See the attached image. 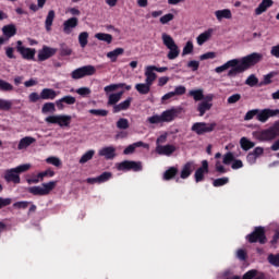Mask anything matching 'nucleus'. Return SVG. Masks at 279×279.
<instances>
[{"mask_svg": "<svg viewBox=\"0 0 279 279\" xmlns=\"http://www.w3.org/2000/svg\"><path fill=\"white\" fill-rule=\"evenodd\" d=\"M189 96L193 97L194 101H204L206 97H204V89H192L189 92Z\"/></svg>", "mask_w": 279, "mask_h": 279, "instance_id": "7c9ffc66", "label": "nucleus"}, {"mask_svg": "<svg viewBox=\"0 0 279 279\" xmlns=\"http://www.w3.org/2000/svg\"><path fill=\"white\" fill-rule=\"evenodd\" d=\"M193 49H194V46H193V41L189 40L185 46L183 47V50H182V56H190V53H193Z\"/></svg>", "mask_w": 279, "mask_h": 279, "instance_id": "09e8293b", "label": "nucleus"}, {"mask_svg": "<svg viewBox=\"0 0 279 279\" xmlns=\"http://www.w3.org/2000/svg\"><path fill=\"white\" fill-rule=\"evenodd\" d=\"M178 114H180V109L172 107L161 113V121L162 123H171L178 119Z\"/></svg>", "mask_w": 279, "mask_h": 279, "instance_id": "4468645a", "label": "nucleus"}, {"mask_svg": "<svg viewBox=\"0 0 279 279\" xmlns=\"http://www.w3.org/2000/svg\"><path fill=\"white\" fill-rule=\"evenodd\" d=\"M215 31L213 28H208L207 31H205L204 33L199 34L196 38L197 45L199 47H202V45H204V43H208L209 38H213V33Z\"/></svg>", "mask_w": 279, "mask_h": 279, "instance_id": "bb28decb", "label": "nucleus"}, {"mask_svg": "<svg viewBox=\"0 0 279 279\" xmlns=\"http://www.w3.org/2000/svg\"><path fill=\"white\" fill-rule=\"evenodd\" d=\"M54 19H56V11L50 10L48 12V15L46 16V21H45V27H46L47 32H49L51 29V25H53Z\"/></svg>", "mask_w": 279, "mask_h": 279, "instance_id": "f704fd0d", "label": "nucleus"}, {"mask_svg": "<svg viewBox=\"0 0 279 279\" xmlns=\"http://www.w3.org/2000/svg\"><path fill=\"white\" fill-rule=\"evenodd\" d=\"M27 206H29V202H27V201L16 202L13 204L14 208H19V209H23V210H25V208H27Z\"/></svg>", "mask_w": 279, "mask_h": 279, "instance_id": "338daca9", "label": "nucleus"}, {"mask_svg": "<svg viewBox=\"0 0 279 279\" xmlns=\"http://www.w3.org/2000/svg\"><path fill=\"white\" fill-rule=\"evenodd\" d=\"M121 97H123V92L110 94L108 96V106H117V104H119V101H121Z\"/></svg>", "mask_w": 279, "mask_h": 279, "instance_id": "72a5a7b5", "label": "nucleus"}, {"mask_svg": "<svg viewBox=\"0 0 279 279\" xmlns=\"http://www.w3.org/2000/svg\"><path fill=\"white\" fill-rule=\"evenodd\" d=\"M132 105V97H129L126 100L120 102L119 105L113 106V112H121L123 110H128Z\"/></svg>", "mask_w": 279, "mask_h": 279, "instance_id": "c756f323", "label": "nucleus"}, {"mask_svg": "<svg viewBox=\"0 0 279 279\" xmlns=\"http://www.w3.org/2000/svg\"><path fill=\"white\" fill-rule=\"evenodd\" d=\"M78 43L83 49H84V47H86V45H88V33L87 32H83L78 35Z\"/></svg>", "mask_w": 279, "mask_h": 279, "instance_id": "49530a36", "label": "nucleus"}, {"mask_svg": "<svg viewBox=\"0 0 279 279\" xmlns=\"http://www.w3.org/2000/svg\"><path fill=\"white\" fill-rule=\"evenodd\" d=\"M16 49L24 60H34V58H36V49L25 48L23 46V41H21V40H17Z\"/></svg>", "mask_w": 279, "mask_h": 279, "instance_id": "9b49d317", "label": "nucleus"}, {"mask_svg": "<svg viewBox=\"0 0 279 279\" xmlns=\"http://www.w3.org/2000/svg\"><path fill=\"white\" fill-rule=\"evenodd\" d=\"M46 123L57 124L60 128H69L71 125V116L66 114H57L49 116L45 119Z\"/></svg>", "mask_w": 279, "mask_h": 279, "instance_id": "6e6552de", "label": "nucleus"}, {"mask_svg": "<svg viewBox=\"0 0 279 279\" xmlns=\"http://www.w3.org/2000/svg\"><path fill=\"white\" fill-rule=\"evenodd\" d=\"M60 94V92H56L54 89L51 88H44L40 92V98L44 100H53L56 97Z\"/></svg>", "mask_w": 279, "mask_h": 279, "instance_id": "cd10ccee", "label": "nucleus"}, {"mask_svg": "<svg viewBox=\"0 0 279 279\" xmlns=\"http://www.w3.org/2000/svg\"><path fill=\"white\" fill-rule=\"evenodd\" d=\"M215 58H217L216 52H206L199 56V60H215Z\"/></svg>", "mask_w": 279, "mask_h": 279, "instance_id": "0e129e2a", "label": "nucleus"}, {"mask_svg": "<svg viewBox=\"0 0 279 279\" xmlns=\"http://www.w3.org/2000/svg\"><path fill=\"white\" fill-rule=\"evenodd\" d=\"M263 60V54L258 52H253L246 57H243L242 59H232L227 61L225 64L217 66L215 69L216 73H223L225 71H228L227 73L228 77H236L239 73H244V71H247L251 66H254L255 64H258Z\"/></svg>", "mask_w": 279, "mask_h": 279, "instance_id": "f257e3e1", "label": "nucleus"}, {"mask_svg": "<svg viewBox=\"0 0 279 279\" xmlns=\"http://www.w3.org/2000/svg\"><path fill=\"white\" fill-rule=\"evenodd\" d=\"M4 180L14 184H21V177L14 168L5 170Z\"/></svg>", "mask_w": 279, "mask_h": 279, "instance_id": "aec40b11", "label": "nucleus"}, {"mask_svg": "<svg viewBox=\"0 0 279 279\" xmlns=\"http://www.w3.org/2000/svg\"><path fill=\"white\" fill-rule=\"evenodd\" d=\"M148 123H150L151 125L154 124H158V123H162V116L161 114H155L153 117H149L147 119Z\"/></svg>", "mask_w": 279, "mask_h": 279, "instance_id": "13d9d810", "label": "nucleus"}, {"mask_svg": "<svg viewBox=\"0 0 279 279\" xmlns=\"http://www.w3.org/2000/svg\"><path fill=\"white\" fill-rule=\"evenodd\" d=\"M137 147H144L145 149H149V144H145L143 142H135L131 145H129L124 150L123 154L125 156H130V154H134L136 151Z\"/></svg>", "mask_w": 279, "mask_h": 279, "instance_id": "393cba45", "label": "nucleus"}, {"mask_svg": "<svg viewBox=\"0 0 279 279\" xmlns=\"http://www.w3.org/2000/svg\"><path fill=\"white\" fill-rule=\"evenodd\" d=\"M95 73H97V69L94 65H84L73 70L71 77L72 80H82L83 77L95 75Z\"/></svg>", "mask_w": 279, "mask_h": 279, "instance_id": "0eeeda50", "label": "nucleus"}, {"mask_svg": "<svg viewBox=\"0 0 279 279\" xmlns=\"http://www.w3.org/2000/svg\"><path fill=\"white\" fill-rule=\"evenodd\" d=\"M89 114H95V117H108V110H106V109H90Z\"/></svg>", "mask_w": 279, "mask_h": 279, "instance_id": "603ef678", "label": "nucleus"}, {"mask_svg": "<svg viewBox=\"0 0 279 279\" xmlns=\"http://www.w3.org/2000/svg\"><path fill=\"white\" fill-rule=\"evenodd\" d=\"M110 178H112V173L111 172H104L98 177V184H101L104 182H108V180H110Z\"/></svg>", "mask_w": 279, "mask_h": 279, "instance_id": "680f3d73", "label": "nucleus"}, {"mask_svg": "<svg viewBox=\"0 0 279 279\" xmlns=\"http://www.w3.org/2000/svg\"><path fill=\"white\" fill-rule=\"evenodd\" d=\"M36 143V138L33 136H25L19 141L17 150L19 151H26V149Z\"/></svg>", "mask_w": 279, "mask_h": 279, "instance_id": "412c9836", "label": "nucleus"}, {"mask_svg": "<svg viewBox=\"0 0 279 279\" xmlns=\"http://www.w3.org/2000/svg\"><path fill=\"white\" fill-rule=\"evenodd\" d=\"M123 86H125V83L111 84V85L105 86L104 90L106 95H110V93H114V90H117L118 88H123Z\"/></svg>", "mask_w": 279, "mask_h": 279, "instance_id": "a19ab883", "label": "nucleus"}, {"mask_svg": "<svg viewBox=\"0 0 279 279\" xmlns=\"http://www.w3.org/2000/svg\"><path fill=\"white\" fill-rule=\"evenodd\" d=\"M118 171H143V163L141 161L125 160L118 163Z\"/></svg>", "mask_w": 279, "mask_h": 279, "instance_id": "9d476101", "label": "nucleus"}, {"mask_svg": "<svg viewBox=\"0 0 279 279\" xmlns=\"http://www.w3.org/2000/svg\"><path fill=\"white\" fill-rule=\"evenodd\" d=\"M213 99H215V95L208 94L205 97V100L198 104L197 110L199 111V117H204V114H206V112L213 108Z\"/></svg>", "mask_w": 279, "mask_h": 279, "instance_id": "f8f14e48", "label": "nucleus"}, {"mask_svg": "<svg viewBox=\"0 0 279 279\" xmlns=\"http://www.w3.org/2000/svg\"><path fill=\"white\" fill-rule=\"evenodd\" d=\"M118 130H128L130 128V121L125 118H120L117 122Z\"/></svg>", "mask_w": 279, "mask_h": 279, "instance_id": "a18cd8bd", "label": "nucleus"}, {"mask_svg": "<svg viewBox=\"0 0 279 279\" xmlns=\"http://www.w3.org/2000/svg\"><path fill=\"white\" fill-rule=\"evenodd\" d=\"M2 34H4L7 38H12V36H16V26L14 24L3 26Z\"/></svg>", "mask_w": 279, "mask_h": 279, "instance_id": "473e14b6", "label": "nucleus"}, {"mask_svg": "<svg viewBox=\"0 0 279 279\" xmlns=\"http://www.w3.org/2000/svg\"><path fill=\"white\" fill-rule=\"evenodd\" d=\"M214 14L219 23H221L223 19H226L227 21H230V19H232V11L230 9L217 10Z\"/></svg>", "mask_w": 279, "mask_h": 279, "instance_id": "a878e982", "label": "nucleus"}, {"mask_svg": "<svg viewBox=\"0 0 279 279\" xmlns=\"http://www.w3.org/2000/svg\"><path fill=\"white\" fill-rule=\"evenodd\" d=\"M193 171H195V161H187L181 169L180 179L187 180V178H191Z\"/></svg>", "mask_w": 279, "mask_h": 279, "instance_id": "f3484780", "label": "nucleus"}, {"mask_svg": "<svg viewBox=\"0 0 279 279\" xmlns=\"http://www.w3.org/2000/svg\"><path fill=\"white\" fill-rule=\"evenodd\" d=\"M124 51L125 50L123 48H116L107 53V58H110L111 62H117L119 56H123Z\"/></svg>", "mask_w": 279, "mask_h": 279, "instance_id": "e433bc0d", "label": "nucleus"}, {"mask_svg": "<svg viewBox=\"0 0 279 279\" xmlns=\"http://www.w3.org/2000/svg\"><path fill=\"white\" fill-rule=\"evenodd\" d=\"M46 162L47 165H52V167H62V160L56 156L46 158Z\"/></svg>", "mask_w": 279, "mask_h": 279, "instance_id": "37998d69", "label": "nucleus"}, {"mask_svg": "<svg viewBox=\"0 0 279 279\" xmlns=\"http://www.w3.org/2000/svg\"><path fill=\"white\" fill-rule=\"evenodd\" d=\"M173 19H175V15H173V13H168L162 15L159 19V22L161 23V25H168V23H171V21H173Z\"/></svg>", "mask_w": 279, "mask_h": 279, "instance_id": "de8ad7c7", "label": "nucleus"}, {"mask_svg": "<svg viewBox=\"0 0 279 279\" xmlns=\"http://www.w3.org/2000/svg\"><path fill=\"white\" fill-rule=\"evenodd\" d=\"M58 182L56 181H50L48 183H43L41 186H32L28 187V193H32V195H39V196H45L49 195L56 189V185Z\"/></svg>", "mask_w": 279, "mask_h": 279, "instance_id": "423d86ee", "label": "nucleus"}, {"mask_svg": "<svg viewBox=\"0 0 279 279\" xmlns=\"http://www.w3.org/2000/svg\"><path fill=\"white\" fill-rule=\"evenodd\" d=\"M98 156L105 160H114L117 158V148L114 146H105L98 150Z\"/></svg>", "mask_w": 279, "mask_h": 279, "instance_id": "ddd939ff", "label": "nucleus"}, {"mask_svg": "<svg viewBox=\"0 0 279 279\" xmlns=\"http://www.w3.org/2000/svg\"><path fill=\"white\" fill-rule=\"evenodd\" d=\"M233 161H234V154L227 153L223 155V157H222L223 165H230Z\"/></svg>", "mask_w": 279, "mask_h": 279, "instance_id": "052dcab7", "label": "nucleus"}, {"mask_svg": "<svg viewBox=\"0 0 279 279\" xmlns=\"http://www.w3.org/2000/svg\"><path fill=\"white\" fill-rule=\"evenodd\" d=\"M58 49L51 48L49 46H44L41 50L38 51V60L39 62H45V60H49V58H53Z\"/></svg>", "mask_w": 279, "mask_h": 279, "instance_id": "2eb2a0df", "label": "nucleus"}, {"mask_svg": "<svg viewBox=\"0 0 279 279\" xmlns=\"http://www.w3.org/2000/svg\"><path fill=\"white\" fill-rule=\"evenodd\" d=\"M47 175H49V178H53V175H56V172L51 169H48L44 172H39L37 178H40V180H44V178H47Z\"/></svg>", "mask_w": 279, "mask_h": 279, "instance_id": "e2e57ef3", "label": "nucleus"}, {"mask_svg": "<svg viewBox=\"0 0 279 279\" xmlns=\"http://www.w3.org/2000/svg\"><path fill=\"white\" fill-rule=\"evenodd\" d=\"M191 130L198 136H204V134H210V132L217 130V122H195Z\"/></svg>", "mask_w": 279, "mask_h": 279, "instance_id": "20e7f679", "label": "nucleus"}, {"mask_svg": "<svg viewBox=\"0 0 279 279\" xmlns=\"http://www.w3.org/2000/svg\"><path fill=\"white\" fill-rule=\"evenodd\" d=\"M151 86H154V84L145 81V83L135 84V90H137L140 95H149L151 92Z\"/></svg>", "mask_w": 279, "mask_h": 279, "instance_id": "b1692460", "label": "nucleus"}, {"mask_svg": "<svg viewBox=\"0 0 279 279\" xmlns=\"http://www.w3.org/2000/svg\"><path fill=\"white\" fill-rule=\"evenodd\" d=\"M256 277V270H248L244 274L243 279H254Z\"/></svg>", "mask_w": 279, "mask_h": 279, "instance_id": "774afa93", "label": "nucleus"}, {"mask_svg": "<svg viewBox=\"0 0 279 279\" xmlns=\"http://www.w3.org/2000/svg\"><path fill=\"white\" fill-rule=\"evenodd\" d=\"M175 175H178V168L170 167L168 170L163 172V180L166 181L173 180Z\"/></svg>", "mask_w": 279, "mask_h": 279, "instance_id": "4c0bfd02", "label": "nucleus"}, {"mask_svg": "<svg viewBox=\"0 0 279 279\" xmlns=\"http://www.w3.org/2000/svg\"><path fill=\"white\" fill-rule=\"evenodd\" d=\"M95 156V150L89 149L85 154L82 155L81 159L78 160L80 165H86L88 160H93V157Z\"/></svg>", "mask_w": 279, "mask_h": 279, "instance_id": "58836bf2", "label": "nucleus"}, {"mask_svg": "<svg viewBox=\"0 0 279 279\" xmlns=\"http://www.w3.org/2000/svg\"><path fill=\"white\" fill-rule=\"evenodd\" d=\"M12 90H14V85L3 78H0V93H12Z\"/></svg>", "mask_w": 279, "mask_h": 279, "instance_id": "c9c22d12", "label": "nucleus"}, {"mask_svg": "<svg viewBox=\"0 0 279 279\" xmlns=\"http://www.w3.org/2000/svg\"><path fill=\"white\" fill-rule=\"evenodd\" d=\"M54 110H56V104L53 102H46L41 108V112L44 114H47L48 112H53Z\"/></svg>", "mask_w": 279, "mask_h": 279, "instance_id": "8fccbe9b", "label": "nucleus"}, {"mask_svg": "<svg viewBox=\"0 0 279 279\" xmlns=\"http://www.w3.org/2000/svg\"><path fill=\"white\" fill-rule=\"evenodd\" d=\"M80 20L77 17H70L63 22V32L65 34H71L75 27H77Z\"/></svg>", "mask_w": 279, "mask_h": 279, "instance_id": "4be33fe9", "label": "nucleus"}, {"mask_svg": "<svg viewBox=\"0 0 279 279\" xmlns=\"http://www.w3.org/2000/svg\"><path fill=\"white\" fill-rule=\"evenodd\" d=\"M271 5H274V0H262L259 5L255 9V14L260 16V14H263V12H267V9L271 8Z\"/></svg>", "mask_w": 279, "mask_h": 279, "instance_id": "c85d7f7f", "label": "nucleus"}, {"mask_svg": "<svg viewBox=\"0 0 279 279\" xmlns=\"http://www.w3.org/2000/svg\"><path fill=\"white\" fill-rule=\"evenodd\" d=\"M45 3H47V0H37V4H31L29 10H32V12H38V10H43L45 8Z\"/></svg>", "mask_w": 279, "mask_h": 279, "instance_id": "c03bdc74", "label": "nucleus"}, {"mask_svg": "<svg viewBox=\"0 0 279 279\" xmlns=\"http://www.w3.org/2000/svg\"><path fill=\"white\" fill-rule=\"evenodd\" d=\"M268 263L270 265H272L274 267H279V254H277V255H274V254L268 255Z\"/></svg>", "mask_w": 279, "mask_h": 279, "instance_id": "5fc2aeb1", "label": "nucleus"}, {"mask_svg": "<svg viewBox=\"0 0 279 279\" xmlns=\"http://www.w3.org/2000/svg\"><path fill=\"white\" fill-rule=\"evenodd\" d=\"M75 93L77 95H80L81 97H88V95H90L92 90L89 87H81V88H77L75 90Z\"/></svg>", "mask_w": 279, "mask_h": 279, "instance_id": "4d7b16f0", "label": "nucleus"}, {"mask_svg": "<svg viewBox=\"0 0 279 279\" xmlns=\"http://www.w3.org/2000/svg\"><path fill=\"white\" fill-rule=\"evenodd\" d=\"M161 40L165 47L168 49L167 58L168 60H175L180 58V47L175 44V40L171 35L167 33L161 34Z\"/></svg>", "mask_w": 279, "mask_h": 279, "instance_id": "7ed1b4c3", "label": "nucleus"}, {"mask_svg": "<svg viewBox=\"0 0 279 279\" xmlns=\"http://www.w3.org/2000/svg\"><path fill=\"white\" fill-rule=\"evenodd\" d=\"M248 243H267V238L265 236V229L263 227H257L255 230L246 236Z\"/></svg>", "mask_w": 279, "mask_h": 279, "instance_id": "1a4fd4ad", "label": "nucleus"}, {"mask_svg": "<svg viewBox=\"0 0 279 279\" xmlns=\"http://www.w3.org/2000/svg\"><path fill=\"white\" fill-rule=\"evenodd\" d=\"M95 38H97V40H100L102 43H107V45H110V43H112V35L110 34L97 33L95 35Z\"/></svg>", "mask_w": 279, "mask_h": 279, "instance_id": "ea45409f", "label": "nucleus"}, {"mask_svg": "<svg viewBox=\"0 0 279 279\" xmlns=\"http://www.w3.org/2000/svg\"><path fill=\"white\" fill-rule=\"evenodd\" d=\"M175 146L174 145H160L158 144L156 147V153L159 156H171L175 151Z\"/></svg>", "mask_w": 279, "mask_h": 279, "instance_id": "5701e85b", "label": "nucleus"}, {"mask_svg": "<svg viewBox=\"0 0 279 279\" xmlns=\"http://www.w3.org/2000/svg\"><path fill=\"white\" fill-rule=\"evenodd\" d=\"M145 75V82H148L149 84H154L156 82V78L158 75L156 74V65H146L144 70Z\"/></svg>", "mask_w": 279, "mask_h": 279, "instance_id": "6ab92c4d", "label": "nucleus"}, {"mask_svg": "<svg viewBox=\"0 0 279 279\" xmlns=\"http://www.w3.org/2000/svg\"><path fill=\"white\" fill-rule=\"evenodd\" d=\"M278 116L279 109H252L247 111L246 114L244 116V121H252V119L256 117L257 121H259L260 123H267V120Z\"/></svg>", "mask_w": 279, "mask_h": 279, "instance_id": "f03ea898", "label": "nucleus"}, {"mask_svg": "<svg viewBox=\"0 0 279 279\" xmlns=\"http://www.w3.org/2000/svg\"><path fill=\"white\" fill-rule=\"evenodd\" d=\"M77 99L71 95L63 96L62 98L56 100V106L58 110H64L66 106H75ZM66 105V106H65Z\"/></svg>", "mask_w": 279, "mask_h": 279, "instance_id": "dca6fc26", "label": "nucleus"}, {"mask_svg": "<svg viewBox=\"0 0 279 279\" xmlns=\"http://www.w3.org/2000/svg\"><path fill=\"white\" fill-rule=\"evenodd\" d=\"M32 169V163H23L14 168L17 173H25Z\"/></svg>", "mask_w": 279, "mask_h": 279, "instance_id": "864d4df0", "label": "nucleus"}, {"mask_svg": "<svg viewBox=\"0 0 279 279\" xmlns=\"http://www.w3.org/2000/svg\"><path fill=\"white\" fill-rule=\"evenodd\" d=\"M228 182H230V179L228 177L225 178H219L214 180L213 184L214 186H226V184H228Z\"/></svg>", "mask_w": 279, "mask_h": 279, "instance_id": "3c124183", "label": "nucleus"}, {"mask_svg": "<svg viewBox=\"0 0 279 279\" xmlns=\"http://www.w3.org/2000/svg\"><path fill=\"white\" fill-rule=\"evenodd\" d=\"M208 173V160L202 161V167L198 168L194 173V180L195 182H204V174Z\"/></svg>", "mask_w": 279, "mask_h": 279, "instance_id": "a211bd4d", "label": "nucleus"}, {"mask_svg": "<svg viewBox=\"0 0 279 279\" xmlns=\"http://www.w3.org/2000/svg\"><path fill=\"white\" fill-rule=\"evenodd\" d=\"M172 93L174 94V97L186 95V87L184 85L175 86Z\"/></svg>", "mask_w": 279, "mask_h": 279, "instance_id": "bf43d9fd", "label": "nucleus"}, {"mask_svg": "<svg viewBox=\"0 0 279 279\" xmlns=\"http://www.w3.org/2000/svg\"><path fill=\"white\" fill-rule=\"evenodd\" d=\"M279 136V122H276L271 128L257 133V141L269 143Z\"/></svg>", "mask_w": 279, "mask_h": 279, "instance_id": "39448f33", "label": "nucleus"}, {"mask_svg": "<svg viewBox=\"0 0 279 279\" xmlns=\"http://www.w3.org/2000/svg\"><path fill=\"white\" fill-rule=\"evenodd\" d=\"M245 84H246V86H251V87L256 86V84H258V78L256 77V75L251 74L246 78Z\"/></svg>", "mask_w": 279, "mask_h": 279, "instance_id": "6e6d98bb", "label": "nucleus"}, {"mask_svg": "<svg viewBox=\"0 0 279 279\" xmlns=\"http://www.w3.org/2000/svg\"><path fill=\"white\" fill-rule=\"evenodd\" d=\"M240 145L244 151H250V149H254V147H256V143L250 141L247 137H242L240 140Z\"/></svg>", "mask_w": 279, "mask_h": 279, "instance_id": "2f4dec72", "label": "nucleus"}, {"mask_svg": "<svg viewBox=\"0 0 279 279\" xmlns=\"http://www.w3.org/2000/svg\"><path fill=\"white\" fill-rule=\"evenodd\" d=\"M238 101H241V94H233L227 99V102L230 105L236 104Z\"/></svg>", "mask_w": 279, "mask_h": 279, "instance_id": "69168bd1", "label": "nucleus"}, {"mask_svg": "<svg viewBox=\"0 0 279 279\" xmlns=\"http://www.w3.org/2000/svg\"><path fill=\"white\" fill-rule=\"evenodd\" d=\"M0 110L4 112L12 110V100L0 98Z\"/></svg>", "mask_w": 279, "mask_h": 279, "instance_id": "79ce46f5", "label": "nucleus"}]
</instances>
